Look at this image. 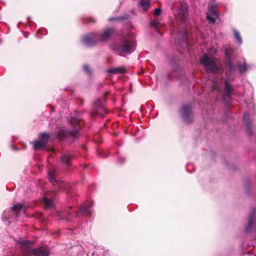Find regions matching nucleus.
Masks as SVG:
<instances>
[{
	"mask_svg": "<svg viewBox=\"0 0 256 256\" xmlns=\"http://www.w3.org/2000/svg\"><path fill=\"white\" fill-rule=\"evenodd\" d=\"M212 13L214 14L215 16H218L216 12L214 10H212Z\"/></svg>",
	"mask_w": 256,
	"mask_h": 256,
	"instance_id": "nucleus-27",
	"label": "nucleus"
},
{
	"mask_svg": "<svg viewBox=\"0 0 256 256\" xmlns=\"http://www.w3.org/2000/svg\"><path fill=\"white\" fill-rule=\"evenodd\" d=\"M42 200L48 208H50L52 206V202L50 200L46 198H44Z\"/></svg>",
	"mask_w": 256,
	"mask_h": 256,
	"instance_id": "nucleus-16",
	"label": "nucleus"
},
{
	"mask_svg": "<svg viewBox=\"0 0 256 256\" xmlns=\"http://www.w3.org/2000/svg\"><path fill=\"white\" fill-rule=\"evenodd\" d=\"M191 113L192 108L190 106L186 105L183 106L181 112V115L186 122H188L189 119L188 118L191 116Z\"/></svg>",
	"mask_w": 256,
	"mask_h": 256,
	"instance_id": "nucleus-8",
	"label": "nucleus"
},
{
	"mask_svg": "<svg viewBox=\"0 0 256 256\" xmlns=\"http://www.w3.org/2000/svg\"><path fill=\"white\" fill-rule=\"evenodd\" d=\"M238 68L241 72H244L248 69V66L244 64V65L240 66Z\"/></svg>",
	"mask_w": 256,
	"mask_h": 256,
	"instance_id": "nucleus-19",
	"label": "nucleus"
},
{
	"mask_svg": "<svg viewBox=\"0 0 256 256\" xmlns=\"http://www.w3.org/2000/svg\"><path fill=\"white\" fill-rule=\"evenodd\" d=\"M206 18L210 23H214L215 22L214 20L208 14H207Z\"/></svg>",
	"mask_w": 256,
	"mask_h": 256,
	"instance_id": "nucleus-24",
	"label": "nucleus"
},
{
	"mask_svg": "<svg viewBox=\"0 0 256 256\" xmlns=\"http://www.w3.org/2000/svg\"><path fill=\"white\" fill-rule=\"evenodd\" d=\"M76 134L77 130L76 128L72 131H69L65 128H62L59 130L58 136L60 138H63L68 136H76Z\"/></svg>",
	"mask_w": 256,
	"mask_h": 256,
	"instance_id": "nucleus-7",
	"label": "nucleus"
},
{
	"mask_svg": "<svg viewBox=\"0 0 256 256\" xmlns=\"http://www.w3.org/2000/svg\"><path fill=\"white\" fill-rule=\"evenodd\" d=\"M84 70L88 74L90 73V70L89 66L87 65H84L83 67Z\"/></svg>",
	"mask_w": 256,
	"mask_h": 256,
	"instance_id": "nucleus-22",
	"label": "nucleus"
},
{
	"mask_svg": "<svg viewBox=\"0 0 256 256\" xmlns=\"http://www.w3.org/2000/svg\"><path fill=\"white\" fill-rule=\"evenodd\" d=\"M98 40L97 34L96 33L90 34L85 36L82 40V42L86 46H91L94 45Z\"/></svg>",
	"mask_w": 256,
	"mask_h": 256,
	"instance_id": "nucleus-4",
	"label": "nucleus"
},
{
	"mask_svg": "<svg viewBox=\"0 0 256 256\" xmlns=\"http://www.w3.org/2000/svg\"><path fill=\"white\" fill-rule=\"evenodd\" d=\"M28 36V34H24V36L26 37V38H27Z\"/></svg>",
	"mask_w": 256,
	"mask_h": 256,
	"instance_id": "nucleus-29",
	"label": "nucleus"
},
{
	"mask_svg": "<svg viewBox=\"0 0 256 256\" xmlns=\"http://www.w3.org/2000/svg\"><path fill=\"white\" fill-rule=\"evenodd\" d=\"M135 48L134 36L132 34H130L122 38L116 50L119 54H130L134 50Z\"/></svg>",
	"mask_w": 256,
	"mask_h": 256,
	"instance_id": "nucleus-1",
	"label": "nucleus"
},
{
	"mask_svg": "<svg viewBox=\"0 0 256 256\" xmlns=\"http://www.w3.org/2000/svg\"><path fill=\"white\" fill-rule=\"evenodd\" d=\"M124 161V158H122V161L121 163H123Z\"/></svg>",
	"mask_w": 256,
	"mask_h": 256,
	"instance_id": "nucleus-30",
	"label": "nucleus"
},
{
	"mask_svg": "<svg viewBox=\"0 0 256 256\" xmlns=\"http://www.w3.org/2000/svg\"><path fill=\"white\" fill-rule=\"evenodd\" d=\"M234 35L238 42L241 44L242 43V40L239 32L236 30H234Z\"/></svg>",
	"mask_w": 256,
	"mask_h": 256,
	"instance_id": "nucleus-17",
	"label": "nucleus"
},
{
	"mask_svg": "<svg viewBox=\"0 0 256 256\" xmlns=\"http://www.w3.org/2000/svg\"><path fill=\"white\" fill-rule=\"evenodd\" d=\"M80 212L84 214H91L92 213V210L90 206H87L84 204H83L81 206L80 208Z\"/></svg>",
	"mask_w": 256,
	"mask_h": 256,
	"instance_id": "nucleus-11",
	"label": "nucleus"
},
{
	"mask_svg": "<svg viewBox=\"0 0 256 256\" xmlns=\"http://www.w3.org/2000/svg\"><path fill=\"white\" fill-rule=\"evenodd\" d=\"M70 156L68 154H64L61 158L62 162L66 165L70 164Z\"/></svg>",
	"mask_w": 256,
	"mask_h": 256,
	"instance_id": "nucleus-13",
	"label": "nucleus"
},
{
	"mask_svg": "<svg viewBox=\"0 0 256 256\" xmlns=\"http://www.w3.org/2000/svg\"><path fill=\"white\" fill-rule=\"evenodd\" d=\"M186 10V6L184 9L182 10V12L184 13Z\"/></svg>",
	"mask_w": 256,
	"mask_h": 256,
	"instance_id": "nucleus-28",
	"label": "nucleus"
},
{
	"mask_svg": "<svg viewBox=\"0 0 256 256\" xmlns=\"http://www.w3.org/2000/svg\"><path fill=\"white\" fill-rule=\"evenodd\" d=\"M161 12H162L161 9H160L159 8H156L154 9V14L155 16H158L160 14Z\"/></svg>",
	"mask_w": 256,
	"mask_h": 256,
	"instance_id": "nucleus-20",
	"label": "nucleus"
},
{
	"mask_svg": "<svg viewBox=\"0 0 256 256\" xmlns=\"http://www.w3.org/2000/svg\"><path fill=\"white\" fill-rule=\"evenodd\" d=\"M218 87H219V86H218V83L216 82H214L212 88L214 90H216V89L218 88Z\"/></svg>",
	"mask_w": 256,
	"mask_h": 256,
	"instance_id": "nucleus-25",
	"label": "nucleus"
},
{
	"mask_svg": "<svg viewBox=\"0 0 256 256\" xmlns=\"http://www.w3.org/2000/svg\"><path fill=\"white\" fill-rule=\"evenodd\" d=\"M78 122V120H70V122L74 124V126H76V123H77Z\"/></svg>",
	"mask_w": 256,
	"mask_h": 256,
	"instance_id": "nucleus-26",
	"label": "nucleus"
},
{
	"mask_svg": "<svg viewBox=\"0 0 256 256\" xmlns=\"http://www.w3.org/2000/svg\"><path fill=\"white\" fill-rule=\"evenodd\" d=\"M54 185L58 187L60 190H62V189H66V186L67 185V184L62 182H56V184H54Z\"/></svg>",
	"mask_w": 256,
	"mask_h": 256,
	"instance_id": "nucleus-18",
	"label": "nucleus"
},
{
	"mask_svg": "<svg viewBox=\"0 0 256 256\" xmlns=\"http://www.w3.org/2000/svg\"><path fill=\"white\" fill-rule=\"evenodd\" d=\"M226 56L227 57V58H228V60H229V68L230 69V70H232V62L230 60V56L228 54V53L226 52Z\"/></svg>",
	"mask_w": 256,
	"mask_h": 256,
	"instance_id": "nucleus-21",
	"label": "nucleus"
},
{
	"mask_svg": "<svg viewBox=\"0 0 256 256\" xmlns=\"http://www.w3.org/2000/svg\"><path fill=\"white\" fill-rule=\"evenodd\" d=\"M34 256H49V252L45 248L40 247L33 250Z\"/></svg>",
	"mask_w": 256,
	"mask_h": 256,
	"instance_id": "nucleus-9",
	"label": "nucleus"
},
{
	"mask_svg": "<svg viewBox=\"0 0 256 256\" xmlns=\"http://www.w3.org/2000/svg\"><path fill=\"white\" fill-rule=\"evenodd\" d=\"M114 30L112 28H108L102 32L96 33L98 38H99L101 42H105L110 38L114 34Z\"/></svg>",
	"mask_w": 256,
	"mask_h": 256,
	"instance_id": "nucleus-6",
	"label": "nucleus"
},
{
	"mask_svg": "<svg viewBox=\"0 0 256 256\" xmlns=\"http://www.w3.org/2000/svg\"><path fill=\"white\" fill-rule=\"evenodd\" d=\"M140 4L144 10H146L150 6V0H140Z\"/></svg>",
	"mask_w": 256,
	"mask_h": 256,
	"instance_id": "nucleus-14",
	"label": "nucleus"
},
{
	"mask_svg": "<svg viewBox=\"0 0 256 256\" xmlns=\"http://www.w3.org/2000/svg\"><path fill=\"white\" fill-rule=\"evenodd\" d=\"M200 61L206 70L212 72L218 71V68L216 65L215 60L209 58L207 55H204Z\"/></svg>",
	"mask_w": 256,
	"mask_h": 256,
	"instance_id": "nucleus-2",
	"label": "nucleus"
},
{
	"mask_svg": "<svg viewBox=\"0 0 256 256\" xmlns=\"http://www.w3.org/2000/svg\"><path fill=\"white\" fill-rule=\"evenodd\" d=\"M12 210L14 212H20L24 210V206L22 204H17L11 208Z\"/></svg>",
	"mask_w": 256,
	"mask_h": 256,
	"instance_id": "nucleus-12",
	"label": "nucleus"
},
{
	"mask_svg": "<svg viewBox=\"0 0 256 256\" xmlns=\"http://www.w3.org/2000/svg\"><path fill=\"white\" fill-rule=\"evenodd\" d=\"M107 72L111 74H124L126 72V69L124 68H117L110 69Z\"/></svg>",
	"mask_w": 256,
	"mask_h": 256,
	"instance_id": "nucleus-10",
	"label": "nucleus"
},
{
	"mask_svg": "<svg viewBox=\"0 0 256 256\" xmlns=\"http://www.w3.org/2000/svg\"><path fill=\"white\" fill-rule=\"evenodd\" d=\"M232 87L228 84V82H224V88L223 92L224 99L226 102L229 104L231 101V92Z\"/></svg>",
	"mask_w": 256,
	"mask_h": 256,
	"instance_id": "nucleus-5",
	"label": "nucleus"
},
{
	"mask_svg": "<svg viewBox=\"0 0 256 256\" xmlns=\"http://www.w3.org/2000/svg\"><path fill=\"white\" fill-rule=\"evenodd\" d=\"M253 224V220L250 218V220L248 224V226L246 228V230H248V229H250L251 226H252Z\"/></svg>",
	"mask_w": 256,
	"mask_h": 256,
	"instance_id": "nucleus-23",
	"label": "nucleus"
},
{
	"mask_svg": "<svg viewBox=\"0 0 256 256\" xmlns=\"http://www.w3.org/2000/svg\"><path fill=\"white\" fill-rule=\"evenodd\" d=\"M56 174V171L55 170H52L48 172L49 178L52 182H56V180H55Z\"/></svg>",
	"mask_w": 256,
	"mask_h": 256,
	"instance_id": "nucleus-15",
	"label": "nucleus"
},
{
	"mask_svg": "<svg viewBox=\"0 0 256 256\" xmlns=\"http://www.w3.org/2000/svg\"><path fill=\"white\" fill-rule=\"evenodd\" d=\"M50 136L48 133L44 132L41 134L38 140L32 142L34 148L35 150H38L44 147L48 142Z\"/></svg>",
	"mask_w": 256,
	"mask_h": 256,
	"instance_id": "nucleus-3",
	"label": "nucleus"
},
{
	"mask_svg": "<svg viewBox=\"0 0 256 256\" xmlns=\"http://www.w3.org/2000/svg\"><path fill=\"white\" fill-rule=\"evenodd\" d=\"M24 256H30L28 254H26Z\"/></svg>",
	"mask_w": 256,
	"mask_h": 256,
	"instance_id": "nucleus-31",
	"label": "nucleus"
}]
</instances>
